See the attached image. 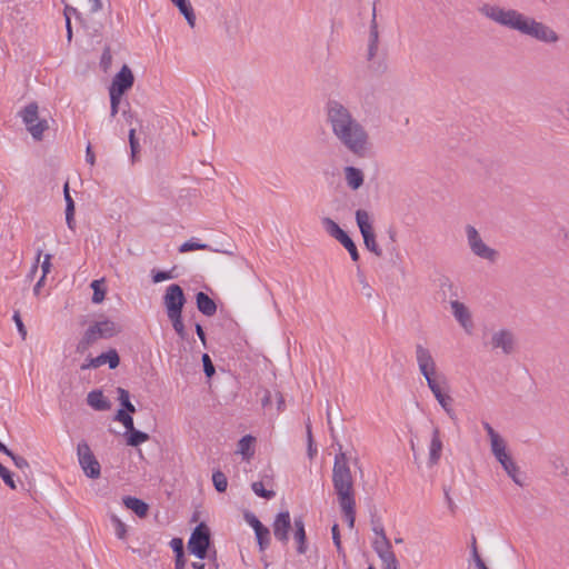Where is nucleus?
<instances>
[{
  "label": "nucleus",
  "instance_id": "nucleus-45",
  "mask_svg": "<svg viewBox=\"0 0 569 569\" xmlns=\"http://www.w3.org/2000/svg\"><path fill=\"white\" fill-rule=\"evenodd\" d=\"M251 489L258 497L267 500H270L276 496V492L273 490H267L261 481L252 482Z\"/></svg>",
  "mask_w": 569,
  "mask_h": 569
},
{
  "label": "nucleus",
  "instance_id": "nucleus-57",
  "mask_svg": "<svg viewBox=\"0 0 569 569\" xmlns=\"http://www.w3.org/2000/svg\"><path fill=\"white\" fill-rule=\"evenodd\" d=\"M244 518L247 522L252 527V529L256 531L257 529L263 528L264 525L261 523V521L251 512H247L244 515Z\"/></svg>",
  "mask_w": 569,
  "mask_h": 569
},
{
  "label": "nucleus",
  "instance_id": "nucleus-1",
  "mask_svg": "<svg viewBox=\"0 0 569 569\" xmlns=\"http://www.w3.org/2000/svg\"><path fill=\"white\" fill-rule=\"evenodd\" d=\"M326 119L339 143L356 157L363 158L369 150V133L348 107L329 99L325 107Z\"/></svg>",
  "mask_w": 569,
  "mask_h": 569
},
{
  "label": "nucleus",
  "instance_id": "nucleus-62",
  "mask_svg": "<svg viewBox=\"0 0 569 569\" xmlns=\"http://www.w3.org/2000/svg\"><path fill=\"white\" fill-rule=\"evenodd\" d=\"M471 551H472L473 561H475L476 567H477L478 566V561L482 560V558L480 557V555L478 552L477 541H476V537L475 536L472 537V540H471Z\"/></svg>",
  "mask_w": 569,
  "mask_h": 569
},
{
  "label": "nucleus",
  "instance_id": "nucleus-33",
  "mask_svg": "<svg viewBox=\"0 0 569 569\" xmlns=\"http://www.w3.org/2000/svg\"><path fill=\"white\" fill-rule=\"evenodd\" d=\"M372 530L376 535L380 536L381 537V540H376L373 542V549L376 550V546H379L381 547L382 549H391V543L389 541V539L387 538L386 536V532H385V529L382 527V525L379 522V521H375L372 519Z\"/></svg>",
  "mask_w": 569,
  "mask_h": 569
},
{
  "label": "nucleus",
  "instance_id": "nucleus-26",
  "mask_svg": "<svg viewBox=\"0 0 569 569\" xmlns=\"http://www.w3.org/2000/svg\"><path fill=\"white\" fill-rule=\"evenodd\" d=\"M439 282V296L441 297L442 301H446L447 299L452 300L453 298L458 297L457 288L453 286L452 281L447 276H441L438 279Z\"/></svg>",
  "mask_w": 569,
  "mask_h": 569
},
{
  "label": "nucleus",
  "instance_id": "nucleus-46",
  "mask_svg": "<svg viewBox=\"0 0 569 569\" xmlns=\"http://www.w3.org/2000/svg\"><path fill=\"white\" fill-rule=\"evenodd\" d=\"M110 520L114 527L116 536L123 540L127 537V526L124 522L121 521V519L117 515H111Z\"/></svg>",
  "mask_w": 569,
  "mask_h": 569
},
{
  "label": "nucleus",
  "instance_id": "nucleus-52",
  "mask_svg": "<svg viewBox=\"0 0 569 569\" xmlns=\"http://www.w3.org/2000/svg\"><path fill=\"white\" fill-rule=\"evenodd\" d=\"M112 63V54L109 46H106L100 59V67L103 71H107Z\"/></svg>",
  "mask_w": 569,
  "mask_h": 569
},
{
  "label": "nucleus",
  "instance_id": "nucleus-56",
  "mask_svg": "<svg viewBox=\"0 0 569 569\" xmlns=\"http://www.w3.org/2000/svg\"><path fill=\"white\" fill-rule=\"evenodd\" d=\"M170 547L174 555L184 553L183 540L181 538H172L170 541Z\"/></svg>",
  "mask_w": 569,
  "mask_h": 569
},
{
  "label": "nucleus",
  "instance_id": "nucleus-64",
  "mask_svg": "<svg viewBox=\"0 0 569 569\" xmlns=\"http://www.w3.org/2000/svg\"><path fill=\"white\" fill-rule=\"evenodd\" d=\"M186 563H187V560H186L184 553L176 555V559H174V568L176 569H184Z\"/></svg>",
  "mask_w": 569,
  "mask_h": 569
},
{
  "label": "nucleus",
  "instance_id": "nucleus-15",
  "mask_svg": "<svg viewBox=\"0 0 569 569\" xmlns=\"http://www.w3.org/2000/svg\"><path fill=\"white\" fill-rule=\"evenodd\" d=\"M492 349H502L506 355H510L515 347V337L511 331L507 329L495 332L491 337Z\"/></svg>",
  "mask_w": 569,
  "mask_h": 569
},
{
  "label": "nucleus",
  "instance_id": "nucleus-27",
  "mask_svg": "<svg viewBox=\"0 0 569 569\" xmlns=\"http://www.w3.org/2000/svg\"><path fill=\"white\" fill-rule=\"evenodd\" d=\"M184 17L187 23L193 28L196 24V14L189 0H170Z\"/></svg>",
  "mask_w": 569,
  "mask_h": 569
},
{
  "label": "nucleus",
  "instance_id": "nucleus-35",
  "mask_svg": "<svg viewBox=\"0 0 569 569\" xmlns=\"http://www.w3.org/2000/svg\"><path fill=\"white\" fill-rule=\"evenodd\" d=\"M90 287L93 290L92 302L101 303L106 298L104 279H96L91 282Z\"/></svg>",
  "mask_w": 569,
  "mask_h": 569
},
{
  "label": "nucleus",
  "instance_id": "nucleus-63",
  "mask_svg": "<svg viewBox=\"0 0 569 569\" xmlns=\"http://www.w3.org/2000/svg\"><path fill=\"white\" fill-rule=\"evenodd\" d=\"M86 161L91 166L96 162V156L90 143L86 148Z\"/></svg>",
  "mask_w": 569,
  "mask_h": 569
},
{
  "label": "nucleus",
  "instance_id": "nucleus-17",
  "mask_svg": "<svg viewBox=\"0 0 569 569\" xmlns=\"http://www.w3.org/2000/svg\"><path fill=\"white\" fill-rule=\"evenodd\" d=\"M295 532L293 538L297 542V552L305 555L307 552V535L302 517H296L293 520Z\"/></svg>",
  "mask_w": 569,
  "mask_h": 569
},
{
  "label": "nucleus",
  "instance_id": "nucleus-58",
  "mask_svg": "<svg viewBox=\"0 0 569 569\" xmlns=\"http://www.w3.org/2000/svg\"><path fill=\"white\" fill-rule=\"evenodd\" d=\"M9 457L12 459V461L17 468H19V469L29 468V462L27 461L26 458L18 456L13 452H12V456H9Z\"/></svg>",
  "mask_w": 569,
  "mask_h": 569
},
{
  "label": "nucleus",
  "instance_id": "nucleus-3",
  "mask_svg": "<svg viewBox=\"0 0 569 569\" xmlns=\"http://www.w3.org/2000/svg\"><path fill=\"white\" fill-rule=\"evenodd\" d=\"M332 485L339 501L355 499L353 478L345 452L335 457Z\"/></svg>",
  "mask_w": 569,
  "mask_h": 569
},
{
  "label": "nucleus",
  "instance_id": "nucleus-34",
  "mask_svg": "<svg viewBox=\"0 0 569 569\" xmlns=\"http://www.w3.org/2000/svg\"><path fill=\"white\" fill-rule=\"evenodd\" d=\"M118 400L120 402L121 408L119 410H123L124 412L134 413L136 407L130 401V393L127 389L119 387L117 389Z\"/></svg>",
  "mask_w": 569,
  "mask_h": 569
},
{
  "label": "nucleus",
  "instance_id": "nucleus-8",
  "mask_svg": "<svg viewBox=\"0 0 569 569\" xmlns=\"http://www.w3.org/2000/svg\"><path fill=\"white\" fill-rule=\"evenodd\" d=\"M432 395L441 406V408L446 411L449 418L456 423L458 418L452 409L453 399L450 395H448L445 390L447 389V380L445 376H438L437 380H429L427 383Z\"/></svg>",
  "mask_w": 569,
  "mask_h": 569
},
{
  "label": "nucleus",
  "instance_id": "nucleus-39",
  "mask_svg": "<svg viewBox=\"0 0 569 569\" xmlns=\"http://www.w3.org/2000/svg\"><path fill=\"white\" fill-rule=\"evenodd\" d=\"M168 318L180 339L187 340L188 333L182 321V313H172L171 316H168Z\"/></svg>",
  "mask_w": 569,
  "mask_h": 569
},
{
  "label": "nucleus",
  "instance_id": "nucleus-41",
  "mask_svg": "<svg viewBox=\"0 0 569 569\" xmlns=\"http://www.w3.org/2000/svg\"><path fill=\"white\" fill-rule=\"evenodd\" d=\"M132 415L133 413L124 412L123 410H118L114 416V420L123 425V427L126 428V432H130L133 429H136L133 425Z\"/></svg>",
  "mask_w": 569,
  "mask_h": 569
},
{
  "label": "nucleus",
  "instance_id": "nucleus-53",
  "mask_svg": "<svg viewBox=\"0 0 569 569\" xmlns=\"http://www.w3.org/2000/svg\"><path fill=\"white\" fill-rule=\"evenodd\" d=\"M174 276L172 273V270H169V271H164V270H153L152 271V281L154 283H159V282H162V281H166V280H170V279H173Z\"/></svg>",
  "mask_w": 569,
  "mask_h": 569
},
{
  "label": "nucleus",
  "instance_id": "nucleus-47",
  "mask_svg": "<svg viewBox=\"0 0 569 569\" xmlns=\"http://www.w3.org/2000/svg\"><path fill=\"white\" fill-rule=\"evenodd\" d=\"M358 280H359V283L361 286V292L362 295L368 299V300H371L376 292H375V289L369 284V282L367 281L366 277L363 276L362 272L358 271Z\"/></svg>",
  "mask_w": 569,
  "mask_h": 569
},
{
  "label": "nucleus",
  "instance_id": "nucleus-11",
  "mask_svg": "<svg viewBox=\"0 0 569 569\" xmlns=\"http://www.w3.org/2000/svg\"><path fill=\"white\" fill-rule=\"evenodd\" d=\"M416 358L420 373L423 376L427 383H429V380H437L438 376H443L437 372L436 361L431 352L422 345L416 346Z\"/></svg>",
  "mask_w": 569,
  "mask_h": 569
},
{
  "label": "nucleus",
  "instance_id": "nucleus-32",
  "mask_svg": "<svg viewBox=\"0 0 569 569\" xmlns=\"http://www.w3.org/2000/svg\"><path fill=\"white\" fill-rule=\"evenodd\" d=\"M124 436H126L127 445L130 447H138L141 443L148 441L150 438L147 432H143L138 429H133L130 432H126Z\"/></svg>",
  "mask_w": 569,
  "mask_h": 569
},
{
  "label": "nucleus",
  "instance_id": "nucleus-50",
  "mask_svg": "<svg viewBox=\"0 0 569 569\" xmlns=\"http://www.w3.org/2000/svg\"><path fill=\"white\" fill-rule=\"evenodd\" d=\"M0 477L3 480V482L11 489H16V481L13 479V473L7 469L4 466L0 463Z\"/></svg>",
  "mask_w": 569,
  "mask_h": 569
},
{
  "label": "nucleus",
  "instance_id": "nucleus-43",
  "mask_svg": "<svg viewBox=\"0 0 569 569\" xmlns=\"http://www.w3.org/2000/svg\"><path fill=\"white\" fill-rule=\"evenodd\" d=\"M339 242L347 249L350 254L352 261L357 262L360 258L358 249L353 240L347 233L343 238L339 240Z\"/></svg>",
  "mask_w": 569,
  "mask_h": 569
},
{
  "label": "nucleus",
  "instance_id": "nucleus-30",
  "mask_svg": "<svg viewBox=\"0 0 569 569\" xmlns=\"http://www.w3.org/2000/svg\"><path fill=\"white\" fill-rule=\"evenodd\" d=\"M19 116L22 118L26 127L39 120V107L37 102H30L20 112Z\"/></svg>",
  "mask_w": 569,
  "mask_h": 569
},
{
  "label": "nucleus",
  "instance_id": "nucleus-61",
  "mask_svg": "<svg viewBox=\"0 0 569 569\" xmlns=\"http://www.w3.org/2000/svg\"><path fill=\"white\" fill-rule=\"evenodd\" d=\"M51 254H46L44 256V260L41 264V269H42V277L46 278L47 273L50 272V268H51Z\"/></svg>",
  "mask_w": 569,
  "mask_h": 569
},
{
  "label": "nucleus",
  "instance_id": "nucleus-5",
  "mask_svg": "<svg viewBox=\"0 0 569 569\" xmlns=\"http://www.w3.org/2000/svg\"><path fill=\"white\" fill-rule=\"evenodd\" d=\"M211 546V532L204 522H200L191 532L188 541V550L191 555L199 559L208 556Z\"/></svg>",
  "mask_w": 569,
  "mask_h": 569
},
{
  "label": "nucleus",
  "instance_id": "nucleus-22",
  "mask_svg": "<svg viewBox=\"0 0 569 569\" xmlns=\"http://www.w3.org/2000/svg\"><path fill=\"white\" fill-rule=\"evenodd\" d=\"M87 403L97 411H106L111 408V402L98 389L88 393Z\"/></svg>",
  "mask_w": 569,
  "mask_h": 569
},
{
  "label": "nucleus",
  "instance_id": "nucleus-9",
  "mask_svg": "<svg viewBox=\"0 0 569 569\" xmlns=\"http://www.w3.org/2000/svg\"><path fill=\"white\" fill-rule=\"evenodd\" d=\"M79 463L88 478L97 479L100 477L101 467L94 455L92 453L89 445L81 441L77 447Z\"/></svg>",
  "mask_w": 569,
  "mask_h": 569
},
{
  "label": "nucleus",
  "instance_id": "nucleus-24",
  "mask_svg": "<svg viewBox=\"0 0 569 569\" xmlns=\"http://www.w3.org/2000/svg\"><path fill=\"white\" fill-rule=\"evenodd\" d=\"M499 463L502 466L503 470L507 475L512 479V481L522 487L523 481L520 478V470L517 463L513 461L512 457L509 455L506 458L499 460Z\"/></svg>",
  "mask_w": 569,
  "mask_h": 569
},
{
  "label": "nucleus",
  "instance_id": "nucleus-54",
  "mask_svg": "<svg viewBox=\"0 0 569 569\" xmlns=\"http://www.w3.org/2000/svg\"><path fill=\"white\" fill-rule=\"evenodd\" d=\"M331 533H332V540H333V543L337 548V551L338 553H343V549H342V546H341V537H340V530H339V525L338 523H335L331 528Z\"/></svg>",
  "mask_w": 569,
  "mask_h": 569
},
{
  "label": "nucleus",
  "instance_id": "nucleus-44",
  "mask_svg": "<svg viewBox=\"0 0 569 569\" xmlns=\"http://www.w3.org/2000/svg\"><path fill=\"white\" fill-rule=\"evenodd\" d=\"M193 250H211L210 246L207 243L198 242L194 239H190L183 242L179 247V252L184 253Z\"/></svg>",
  "mask_w": 569,
  "mask_h": 569
},
{
  "label": "nucleus",
  "instance_id": "nucleus-19",
  "mask_svg": "<svg viewBox=\"0 0 569 569\" xmlns=\"http://www.w3.org/2000/svg\"><path fill=\"white\" fill-rule=\"evenodd\" d=\"M196 305L198 310L207 317H212L217 312V303L203 291L197 292Z\"/></svg>",
  "mask_w": 569,
  "mask_h": 569
},
{
  "label": "nucleus",
  "instance_id": "nucleus-51",
  "mask_svg": "<svg viewBox=\"0 0 569 569\" xmlns=\"http://www.w3.org/2000/svg\"><path fill=\"white\" fill-rule=\"evenodd\" d=\"M201 360H202L203 372H204L206 377L212 378L213 375L216 373V368L211 361L210 356L208 353H203Z\"/></svg>",
  "mask_w": 569,
  "mask_h": 569
},
{
  "label": "nucleus",
  "instance_id": "nucleus-2",
  "mask_svg": "<svg viewBox=\"0 0 569 569\" xmlns=\"http://www.w3.org/2000/svg\"><path fill=\"white\" fill-rule=\"evenodd\" d=\"M479 12L493 22L531 37L539 42L555 44L560 40L559 34L551 27L518 10L485 3L479 8Z\"/></svg>",
  "mask_w": 569,
  "mask_h": 569
},
{
  "label": "nucleus",
  "instance_id": "nucleus-48",
  "mask_svg": "<svg viewBox=\"0 0 569 569\" xmlns=\"http://www.w3.org/2000/svg\"><path fill=\"white\" fill-rule=\"evenodd\" d=\"M129 144H130V151H131V159L132 161H136L138 159V154L140 152V144L136 137V129H130L129 131Z\"/></svg>",
  "mask_w": 569,
  "mask_h": 569
},
{
  "label": "nucleus",
  "instance_id": "nucleus-60",
  "mask_svg": "<svg viewBox=\"0 0 569 569\" xmlns=\"http://www.w3.org/2000/svg\"><path fill=\"white\" fill-rule=\"evenodd\" d=\"M261 405L263 408H268L271 405V392L267 389H261Z\"/></svg>",
  "mask_w": 569,
  "mask_h": 569
},
{
  "label": "nucleus",
  "instance_id": "nucleus-40",
  "mask_svg": "<svg viewBox=\"0 0 569 569\" xmlns=\"http://www.w3.org/2000/svg\"><path fill=\"white\" fill-rule=\"evenodd\" d=\"M259 550L263 552L270 545V530L266 526L254 531Z\"/></svg>",
  "mask_w": 569,
  "mask_h": 569
},
{
  "label": "nucleus",
  "instance_id": "nucleus-7",
  "mask_svg": "<svg viewBox=\"0 0 569 569\" xmlns=\"http://www.w3.org/2000/svg\"><path fill=\"white\" fill-rule=\"evenodd\" d=\"M466 236L469 248L475 256L488 260L489 262L497 261L499 256L498 251L482 241L478 230L473 226H466Z\"/></svg>",
  "mask_w": 569,
  "mask_h": 569
},
{
  "label": "nucleus",
  "instance_id": "nucleus-42",
  "mask_svg": "<svg viewBox=\"0 0 569 569\" xmlns=\"http://www.w3.org/2000/svg\"><path fill=\"white\" fill-rule=\"evenodd\" d=\"M212 482L214 486V489L222 493L227 490L228 487V479L226 475L221 470H216L212 473Z\"/></svg>",
  "mask_w": 569,
  "mask_h": 569
},
{
  "label": "nucleus",
  "instance_id": "nucleus-38",
  "mask_svg": "<svg viewBox=\"0 0 569 569\" xmlns=\"http://www.w3.org/2000/svg\"><path fill=\"white\" fill-rule=\"evenodd\" d=\"M490 442L492 455L498 461L509 456V453L507 452L506 442L501 437L495 438Z\"/></svg>",
  "mask_w": 569,
  "mask_h": 569
},
{
  "label": "nucleus",
  "instance_id": "nucleus-18",
  "mask_svg": "<svg viewBox=\"0 0 569 569\" xmlns=\"http://www.w3.org/2000/svg\"><path fill=\"white\" fill-rule=\"evenodd\" d=\"M376 7L373 6L372 9V19L370 23V31H369V43H368V60L372 61L373 58L377 54L378 51V44H379V32H378V24L376 20Z\"/></svg>",
  "mask_w": 569,
  "mask_h": 569
},
{
  "label": "nucleus",
  "instance_id": "nucleus-29",
  "mask_svg": "<svg viewBox=\"0 0 569 569\" xmlns=\"http://www.w3.org/2000/svg\"><path fill=\"white\" fill-rule=\"evenodd\" d=\"M339 506L350 529H353L356 521V499L339 501Z\"/></svg>",
  "mask_w": 569,
  "mask_h": 569
},
{
  "label": "nucleus",
  "instance_id": "nucleus-23",
  "mask_svg": "<svg viewBox=\"0 0 569 569\" xmlns=\"http://www.w3.org/2000/svg\"><path fill=\"white\" fill-rule=\"evenodd\" d=\"M122 502L127 509L133 511L139 518L147 517L149 505L143 500L137 497L126 496L123 497Z\"/></svg>",
  "mask_w": 569,
  "mask_h": 569
},
{
  "label": "nucleus",
  "instance_id": "nucleus-25",
  "mask_svg": "<svg viewBox=\"0 0 569 569\" xmlns=\"http://www.w3.org/2000/svg\"><path fill=\"white\" fill-rule=\"evenodd\" d=\"M63 197L66 201V222L68 227L73 230L74 229V212H76V206L74 201L71 198L70 191H69V182L67 181L63 186Z\"/></svg>",
  "mask_w": 569,
  "mask_h": 569
},
{
  "label": "nucleus",
  "instance_id": "nucleus-49",
  "mask_svg": "<svg viewBox=\"0 0 569 569\" xmlns=\"http://www.w3.org/2000/svg\"><path fill=\"white\" fill-rule=\"evenodd\" d=\"M110 96V116L114 117L119 111V104L121 102L122 96L119 92H113L112 90H109Z\"/></svg>",
  "mask_w": 569,
  "mask_h": 569
},
{
  "label": "nucleus",
  "instance_id": "nucleus-21",
  "mask_svg": "<svg viewBox=\"0 0 569 569\" xmlns=\"http://www.w3.org/2000/svg\"><path fill=\"white\" fill-rule=\"evenodd\" d=\"M442 452V441L440 439V430L435 427L432 430V437L429 448V465L435 466L438 463Z\"/></svg>",
  "mask_w": 569,
  "mask_h": 569
},
{
  "label": "nucleus",
  "instance_id": "nucleus-36",
  "mask_svg": "<svg viewBox=\"0 0 569 569\" xmlns=\"http://www.w3.org/2000/svg\"><path fill=\"white\" fill-rule=\"evenodd\" d=\"M49 128L48 121L46 119H39L36 122L31 123L27 127V130L30 132L34 140H41L43 132Z\"/></svg>",
  "mask_w": 569,
  "mask_h": 569
},
{
  "label": "nucleus",
  "instance_id": "nucleus-16",
  "mask_svg": "<svg viewBox=\"0 0 569 569\" xmlns=\"http://www.w3.org/2000/svg\"><path fill=\"white\" fill-rule=\"evenodd\" d=\"M347 186L356 191L359 190L365 182V174L361 169L353 166H347L343 169Z\"/></svg>",
  "mask_w": 569,
  "mask_h": 569
},
{
  "label": "nucleus",
  "instance_id": "nucleus-31",
  "mask_svg": "<svg viewBox=\"0 0 569 569\" xmlns=\"http://www.w3.org/2000/svg\"><path fill=\"white\" fill-rule=\"evenodd\" d=\"M321 222H322V226L326 229V231L332 238H335L337 241H339L341 238H343L347 234V232L345 230H342L339 227V224L329 217L322 218Z\"/></svg>",
  "mask_w": 569,
  "mask_h": 569
},
{
  "label": "nucleus",
  "instance_id": "nucleus-13",
  "mask_svg": "<svg viewBox=\"0 0 569 569\" xmlns=\"http://www.w3.org/2000/svg\"><path fill=\"white\" fill-rule=\"evenodd\" d=\"M133 83L134 76L131 69L127 64H123L120 71L113 77L109 90L124 94L132 88Z\"/></svg>",
  "mask_w": 569,
  "mask_h": 569
},
{
  "label": "nucleus",
  "instance_id": "nucleus-55",
  "mask_svg": "<svg viewBox=\"0 0 569 569\" xmlns=\"http://www.w3.org/2000/svg\"><path fill=\"white\" fill-rule=\"evenodd\" d=\"M12 319H13V321H14L16 326H17V329H18V331H19V333H20L21 338H22L23 340H26V338H27V329H26V326L23 325V321H22V319H21L20 312H19V311H16V312L13 313Z\"/></svg>",
  "mask_w": 569,
  "mask_h": 569
},
{
  "label": "nucleus",
  "instance_id": "nucleus-10",
  "mask_svg": "<svg viewBox=\"0 0 569 569\" xmlns=\"http://www.w3.org/2000/svg\"><path fill=\"white\" fill-rule=\"evenodd\" d=\"M186 302L187 298L180 284L172 283L167 287L163 296V305L166 307L167 316H171L172 313H182Z\"/></svg>",
  "mask_w": 569,
  "mask_h": 569
},
{
  "label": "nucleus",
  "instance_id": "nucleus-6",
  "mask_svg": "<svg viewBox=\"0 0 569 569\" xmlns=\"http://www.w3.org/2000/svg\"><path fill=\"white\" fill-rule=\"evenodd\" d=\"M356 222L363 238L366 248L377 257H381L382 250L376 242V234L372 228L369 212L363 209H358L356 211Z\"/></svg>",
  "mask_w": 569,
  "mask_h": 569
},
{
  "label": "nucleus",
  "instance_id": "nucleus-28",
  "mask_svg": "<svg viewBox=\"0 0 569 569\" xmlns=\"http://www.w3.org/2000/svg\"><path fill=\"white\" fill-rule=\"evenodd\" d=\"M376 552L383 563V569H399V562L391 549H382L376 546Z\"/></svg>",
  "mask_w": 569,
  "mask_h": 569
},
{
  "label": "nucleus",
  "instance_id": "nucleus-4",
  "mask_svg": "<svg viewBox=\"0 0 569 569\" xmlns=\"http://www.w3.org/2000/svg\"><path fill=\"white\" fill-rule=\"evenodd\" d=\"M121 332V327L110 319L96 321L88 327L77 345V352L84 353L99 339H110Z\"/></svg>",
  "mask_w": 569,
  "mask_h": 569
},
{
  "label": "nucleus",
  "instance_id": "nucleus-59",
  "mask_svg": "<svg viewBox=\"0 0 569 569\" xmlns=\"http://www.w3.org/2000/svg\"><path fill=\"white\" fill-rule=\"evenodd\" d=\"M63 14L64 19H71V16H74L77 19L80 18V12L76 8L67 3L64 4Z\"/></svg>",
  "mask_w": 569,
  "mask_h": 569
},
{
  "label": "nucleus",
  "instance_id": "nucleus-12",
  "mask_svg": "<svg viewBox=\"0 0 569 569\" xmlns=\"http://www.w3.org/2000/svg\"><path fill=\"white\" fill-rule=\"evenodd\" d=\"M106 363L110 369H116L120 365V357L116 349H109L96 358H88L86 362L81 365L80 369L88 370L92 368H99Z\"/></svg>",
  "mask_w": 569,
  "mask_h": 569
},
{
  "label": "nucleus",
  "instance_id": "nucleus-20",
  "mask_svg": "<svg viewBox=\"0 0 569 569\" xmlns=\"http://www.w3.org/2000/svg\"><path fill=\"white\" fill-rule=\"evenodd\" d=\"M452 312L457 321L465 328L472 326L471 316L467 307L457 299L450 300Z\"/></svg>",
  "mask_w": 569,
  "mask_h": 569
},
{
  "label": "nucleus",
  "instance_id": "nucleus-37",
  "mask_svg": "<svg viewBox=\"0 0 569 569\" xmlns=\"http://www.w3.org/2000/svg\"><path fill=\"white\" fill-rule=\"evenodd\" d=\"M256 441V438L251 435L243 436L238 441V452L243 456V458H250L253 455L251 450L252 443Z\"/></svg>",
  "mask_w": 569,
  "mask_h": 569
},
{
  "label": "nucleus",
  "instance_id": "nucleus-14",
  "mask_svg": "<svg viewBox=\"0 0 569 569\" xmlns=\"http://www.w3.org/2000/svg\"><path fill=\"white\" fill-rule=\"evenodd\" d=\"M291 518L289 511H281L277 515L272 528L274 538L283 545L289 541V532L291 530Z\"/></svg>",
  "mask_w": 569,
  "mask_h": 569
}]
</instances>
